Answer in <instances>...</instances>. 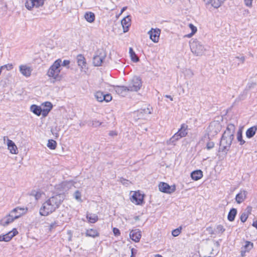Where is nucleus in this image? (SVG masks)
Masks as SVG:
<instances>
[{
    "label": "nucleus",
    "instance_id": "nucleus-32",
    "mask_svg": "<svg viewBox=\"0 0 257 257\" xmlns=\"http://www.w3.org/2000/svg\"><path fill=\"white\" fill-rule=\"evenodd\" d=\"M86 218L89 222L92 223L98 220V216L95 214H87Z\"/></svg>",
    "mask_w": 257,
    "mask_h": 257
},
{
    "label": "nucleus",
    "instance_id": "nucleus-2",
    "mask_svg": "<svg viewBox=\"0 0 257 257\" xmlns=\"http://www.w3.org/2000/svg\"><path fill=\"white\" fill-rule=\"evenodd\" d=\"M235 126L232 123L228 124L224 132L220 141L219 151L225 153L229 151L232 141L234 139V134Z\"/></svg>",
    "mask_w": 257,
    "mask_h": 257
},
{
    "label": "nucleus",
    "instance_id": "nucleus-11",
    "mask_svg": "<svg viewBox=\"0 0 257 257\" xmlns=\"http://www.w3.org/2000/svg\"><path fill=\"white\" fill-rule=\"evenodd\" d=\"M161 30L159 29H152L148 32L150 39L155 43L159 41Z\"/></svg>",
    "mask_w": 257,
    "mask_h": 257
},
{
    "label": "nucleus",
    "instance_id": "nucleus-27",
    "mask_svg": "<svg viewBox=\"0 0 257 257\" xmlns=\"http://www.w3.org/2000/svg\"><path fill=\"white\" fill-rule=\"evenodd\" d=\"M77 63L79 66L81 68H83L86 65V61L84 57L81 55L79 54L77 57Z\"/></svg>",
    "mask_w": 257,
    "mask_h": 257
},
{
    "label": "nucleus",
    "instance_id": "nucleus-55",
    "mask_svg": "<svg viewBox=\"0 0 257 257\" xmlns=\"http://www.w3.org/2000/svg\"><path fill=\"white\" fill-rule=\"evenodd\" d=\"M70 64V61L67 60H65L63 61V63L62 64L63 66H67Z\"/></svg>",
    "mask_w": 257,
    "mask_h": 257
},
{
    "label": "nucleus",
    "instance_id": "nucleus-46",
    "mask_svg": "<svg viewBox=\"0 0 257 257\" xmlns=\"http://www.w3.org/2000/svg\"><path fill=\"white\" fill-rule=\"evenodd\" d=\"M120 182L124 185L127 186L131 183L128 180L124 179L123 178H121L120 179Z\"/></svg>",
    "mask_w": 257,
    "mask_h": 257
},
{
    "label": "nucleus",
    "instance_id": "nucleus-36",
    "mask_svg": "<svg viewBox=\"0 0 257 257\" xmlns=\"http://www.w3.org/2000/svg\"><path fill=\"white\" fill-rule=\"evenodd\" d=\"M57 143L53 140H49L47 144V147L51 150H54L56 148Z\"/></svg>",
    "mask_w": 257,
    "mask_h": 257
},
{
    "label": "nucleus",
    "instance_id": "nucleus-13",
    "mask_svg": "<svg viewBox=\"0 0 257 257\" xmlns=\"http://www.w3.org/2000/svg\"><path fill=\"white\" fill-rule=\"evenodd\" d=\"M144 195L138 192H135L132 196V201L137 205L143 204L144 202Z\"/></svg>",
    "mask_w": 257,
    "mask_h": 257
},
{
    "label": "nucleus",
    "instance_id": "nucleus-5",
    "mask_svg": "<svg viewBox=\"0 0 257 257\" xmlns=\"http://www.w3.org/2000/svg\"><path fill=\"white\" fill-rule=\"evenodd\" d=\"M142 86V81L141 78L140 77L134 76L128 82L127 86V90L137 92L141 89Z\"/></svg>",
    "mask_w": 257,
    "mask_h": 257
},
{
    "label": "nucleus",
    "instance_id": "nucleus-43",
    "mask_svg": "<svg viewBox=\"0 0 257 257\" xmlns=\"http://www.w3.org/2000/svg\"><path fill=\"white\" fill-rule=\"evenodd\" d=\"M103 101L106 102H109L112 99V96L110 94H104V97H103Z\"/></svg>",
    "mask_w": 257,
    "mask_h": 257
},
{
    "label": "nucleus",
    "instance_id": "nucleus-47",
    "mask_svg": "<svg viewBox=\"0 0 257 257\" xmlns=\"http://www.w3.org/2000/svg\"><path fill=\"white\" fill-rule=\"evenodd\" d=\"M101 124V122L97 120H93L91 122V125L93 127H97Z\"/></svg>",
    "mask_w": 257,
    "mask_h": 257
},
{
    "label": "nucleus",
    "instance_id": "nucleus-53",
    "mask_svg": "<svg viewBox=\"0 0 257 257\" xmlns=\"http://www.w3.org/2000/svg\"><path fill=\"white\" fill-rule=\"evenodd\" d=\"M206 230L209 232L210 234H213L214 233L213 228L211 226H209L206 228Z\"/></svg>",
    "mask_w": 257,
    "mask_h": 257
},
{
    "label": "nucleus",
    "instance_id": "nucleus-7",
    "mask_svg": "<svg viewBox=\"0 0 257 257\" xmlns=\"http://www.w3.org/2000/svg\"><path fill=\"white\" fill-rule=\"evenodd\" d=\"M45 0H26L25 5L28 10H32L33 8H38L42 7Z\"/></svg>",
    "mask_w": 257,
    "mask_h": 257
},
{
    "label": "nucleus",
    "instance_id": "nucleus-52",
    "mask_svg": "<svg viewBox=\"0 0 257 257\" xmlns=\"http://www.w3.org/2000/svg\"><path fill=\"white\" fill-rule=\"evenodd\" d=\"M44 105H45V107H46V108L50 109V110H51L52 109V104L50 102H45Z\"/></svg>",
    "mask_w": 257,
    "mask_h": 257
},
{
    "label": "nucleus",
    "instance_id": "nucleus-45",
    "mask_svg": "<svg viewBox=\"0 0 257 257\" xmlns=\"http://www.w3.org/2000/svg\"><path fill=\"white\" fill-rule=\"evenodd\" d=\"M253 0H243L244 5L248 7L251 8L252 6V2Z\"/></svg>",
    "mask_w": 257,
    "mask_h": 257
},
{
    "label": "nucleus",
    "instance_id": "nucleus-48",
    "mask_svg": "<svg viewBox=\"0 0 257 257\" xmlns=\"http://www.w3.org/2000/svg\"><path fill=\"white\" fill-rule=\"evenodd\" d=\"M214 147V143L213 142H209L207 143L206 148L207 150H210Z\"/></svg>",
    "mask_w": 257,
    "mask_h": 257
},
{
    "label": "nucleus",
    "instance_id": "nucleus-50",
    "mask_svg": "<svg viewBox=\"0 0 257 257\" xmlns=\"http://www.w3.org/2000/svg\"><path fill=\"white\" fill-rule=\"evenodd\" d=\"M57 226H58L57 222L54 221V222L51 223L49 225L50 230H52L53 229L55 228Z\"/></svg>",
    "mask_w": 257,
    "mask_h": 257
},
{
    "label": "nucleus",
    "instance_id": "nucleus-21",
    "mask_svg": "<svg viewBox=\"0 0 257 257\" xmlns=\"http://www.w3.org/2000/svg\"><path fill=\"white\" fill-rule=\"evenodd\" d=\"M252 207L250 206H247L244 211L240 215V219L241 222H244L247 220L249 215L251 214Z\"/></svg>",
    "mask_w": 257,
    "mask_h": 257
},
{
    "label": "nucleus",
    "instance_id": "nucleus-33",
    "mask_svg": "<svg viewBox=\"0 0 257 257\" xmlns=\"http://www.w3.org/2000/svg\"><path fill=\"white\" fill-rule=\"evenodd\" d=\"M237 140L239 142L240 145H243L245 141L242 139V132L241 129H239L237 133Z\"/></svg>",
    "mask_w": 257,
    "mask_h": 257
},
{
    "label": "nucleus",
    "instance_id": "nucleus-59",
    "mask_svg": "<svg viewBox=\"0 0 257 257\" xmlns=\"http://www.w3.org/2000/svg\"><path fill=\"white\" fill-rule=\"evenodd\" d=\"M212 0H204V1L206 3V4H210L211 3Z\"/></svg>",
    "mask_w": 257,
    "mask_h": 257
},
{
    "label": "nucleus",
    "instance_id": "nucleus-61",
    "mask_svg": "<svg viewBox=\"0 0 257 257\" xmlns=\"http://www.w3.org/2000/svg\"><path fill=\"white\" fill-rule=\"evenodd\" d=\"M7 67H6L8 69H11L12 68V65H7Z\"/></svg>",
    "mask_w": 257,
    "mask_h": 257
},
{
    "label": "nucleus",
    "instance_id": "nucleus-28",
    "mask_svg": "<svg viewBox=\"0 0 257 257\" xmlns=\"http://www.w3.org/2000/svg\"><path fill=\"white\" fill-rule=\"evenodd\" d=\"M182 138L177 133H175L167 142L168 145H175L176 141Z\"/></svg>",
    "mask_w": 257,
    "mask_h": 257
},
{
    "label": "nucleus",
    "instance_id": "nucleus-20",
    "mask_svg": "<svg viewBox=\"0 0 257 257\" xmlns=\"http://www.w3.org/2000/svg\"><path fill=\"white\" fill-rule=\"evenodd\" d=\"M130 238L134 241L139 242L141 237V231L138 230H132L130 233Z\"/></svg>",
    "mask_w": 257,
    "mask_h": 257
},
{
    "label": "nucleus",
    "instance_id": "nucleus-44",
    "mask_svg": "<svg viewBox=\"0 0 257 257\" xmlns=\"http://www.w3.org/2000/svg\"><path fill=\"white\" fill-rule=\"evenodd\" d=\"M74 198L77 200H78L79 201H81V193L79 191L77 190V191H75L74 193Z\"/></svg>",
    "mask_w": 257,
    "mask_h": 257
},
{
    "label": "nucleus",
    "instance_id": "nucleus-51",
    "mask_svg": "<svg viewBox=\"0 0 257 257\" xmlns=\"http://www.w3.org/2000/svg\"><path fill=\"white\" fill-rule=\"evenodd\" d=\"M113 232L115 236H118L120 234L119 230L115 227L113 228Z\"/></svg>",
    "mask_w": 257,
    "mask_h": 257
},
{
    "label": "nucleus",
    "instance_id": "nucleus-22",
    "mask_svg": "<svg viewBox=\"0 0 257 257\" xmlns=\"http://www.w3.org/2000/svg\"><path fill=\"white\" fill-rule=\"evenodd\" d=\"M188 125L183 123L181 125L180 128L177 132V133L180 135L181 138L185 137L188 134Z\"/></svg>",
    "mask_w": 257,
    "mask_h": 257
},
{
    "label": "nucleus",
    "instance_id": "nucleus-17",
    "mask_svg": "<svg viewBox=\"0 0 257 257\" xmlns=\"http://www.w3.org/2000/svg\"><path fill=\"white\" fill-rule=\"evenodd\" d=\"M8 148L10 153L12 154H17L18 153V148L15 143L10 139L7 140Z\"/></svg>",
    "mask_w": 257,
    "mask_h": 257
},
{
    "label": "nucleus",
    "instance_id": "nucleus-54",
    "mask_svg": "<svg viewBox=\"0 0 257 257\" xmlns=\"http://www.w3.org/2000/svg\"><path fill=\"white\" fill-rule=\"evenodd\" d=\"M235 58L238 59L242 63H244L245 61V57L243 56H237Z\"/></svg>",
    "mask_w": 257,
    "mask_h": 257
},
{
    "label": "nucleus",
    "instance_id": "nucleus-19",
    "mask_svg": "<svg viewBox=\"0 0 257 257\" xmlns=\"http://www.w3.org/2000/svg\"><path fill=\"white\" fill-rule=\"evenodd\" d=\"M127 87L124 86H116L114 87L116 93L122 96L126 95V93L129 91V90H127Z\"/></svg>",
    "mask_w": 257,
    "mask_h": 257
},
{
    "label": "nucleus",
    "instance_id": "nucleus-40",
    "mask_svg": "<svg viewBox=\"0 0 257 257\" xmlns=\"http://www.w3.org/2000/svg\"><path fill=\"white\" fill-rule=\"evenodd\" d=\"M181 227H180L179 228L173 230L172 232V235L175 237L178 236L181 233Z\"/></svg>",
    "mask_w": 257,
    "mask_h": 257
},
{
    "label": "nucleus",
    "instance_id": "nucleus-41",
    "mask_svg": "<svg viewBox=\"0 0 257 257\" xmlns=\"http://www.w3.org/2000/svg\"><path fill=\"white\" fill-rule=\"evenodd\" d=\"M139 112L140 113V117L143 116V113H145V114H149L151 113V110L148 108H147V109H144L141 110L140 111H139Z\"/></svg>",
    "mask_w": 257,
    "mask_h": 257
},
{
    "label": "nucleus",
    "instance_id": "nucleus-9",
    "mask_svg": "<svg viewBox=\"0 0 257 257\" xmlns=\"http://www.w3.org/2000/svg\"><path fill=\"white\" fill-rule=\"evenodd\" d=\"M159 189L161 192L168 194H171L175 191L176 186L175 185L170 186L166 183L161 182L159 185Z\"/></svg>",
    "mask_w": 257,
    "mask_h": 257
},
{
    "label": "nucleus",
    "instance_id": "nucleus-38",
    "mask_svg": "<svg viewBox=\"0 0 257 257\" xmlns=\"http://www.w3.org/2000/svg\"><path fill=\"white\" fill-rule=\"evenodd\" d=\"M212 6L215 8H218L221 6V2L219 0H212L211 3Z\"/></svg>",
    "mask_w": 257,
    "mask_h": 257
},
{
    "label": "nucleus",
    "instance_id": "nucleus-49",
    "mask_svg": "<svg viewBox=\"0 0 257 257\" xmlns=\"http://www.w3.org/2000/svg\"><path fill=\"white\" fill-rule=\"evenodd\" d=\"M50 110H50V109H47V108H45V109H42V113H41V114H42V115L44 117H45V116H46L48 115L49 112Z\"/></svg>",
    "mask_w": 257,
    "mask_h": 257
},
{
    "label": "nucleus",
    "instance_id": "nucleus-24",
    "mask_svg": "<svg viewBox=\"0 0 257 257\" xmlns=\"http://www.w3.org/2000/svg\"><path fill=\"white\" fill-rule=\"evenodd\" d=\"M14 209L17 210V211H16L14 212L13 215H16V216L18 215V218L20 217L23 214H25L27 211V208H24V207H17L14 208Z\"/></svg>",
    "mask_w": 257,
    "mask_h": 257
},
{
    "label": "nucleus",
    "instance_id": "nucleus-60",
    "mask_svg": "<svg viewBox=\"0 0 257 257\" xmlns=\"http://www.w3.org/2000/svg\"><path fill=\"white\" fill-rule=\"evenodd\" d=\"M126 8H127L126 7H123L121 10L120 14H122L124 11H125Z\"/></svg>",
    "mask_w": 257,
    "mask_h": 257
},
{
    "label": "nucleus",
    "instance_id": "nucleus-1",
    "mask_svg": "<svg viewBox=\"0 0 257 257\" xmlns=\"http://www.w3.org/2000/svg\"><path fill=\"white\" fill-rule=\"evenodd\" d=\"M63 196L57 194L46 200L40 209V214L46 216L58 208L63 202Z\"/></svg>",
    "mask_w": 257,
    "mask_h": 257
},
{
    "label": "nucleus",
    "instance_id": "nucleus-56",
    "mask_svg": "<svg viewBox=\"0 0 257 257\" xmlns=\"http://www.w3.org/2000/svg\"><path fill=\"white\" fill-rule=\"evenodd\" d=\"M131 252H132V255H131V257H134V254H135V253H136V250L134 248H132Z\"/></svg>",
    "mask_w": 257,
    "mask_h": 257
},
{
    "label": "nucleus",
    "instance_id": "nucleus-26",
    "mask_svg": "<svg viewBox=\"0 0 257 257\" xmlns=\"http://www.w3.org/2000/svg\"><path fill=\"white\" fill-rule=\"evenodd\" d=\"M85 235L86 236L94 238L98 236L99 235V233L97 230L91 228L86 230Z\"/></svg>",
    "mask_w": 257,
    "mask_h": 257
},
{
    "label": "nucleus",
    "instance_id": "nucleus-30",
    "mask_svg": "<svg viewBox=\"0 0 257 257\" xmlns=\"http://www.w3.org/2000/svg\"><path fill=\"white\" fill-rule=\"evenodd\" d=\"M31 110L35 114L40 116L42 113V108L40 106L33 104L31 106Z\"/></svg>",
    "mask_w": 257,
    "mask_h": 257
},
{
    "label": "nucleus",
    "instance_id": "nucleus-35",
    "mask_svg": "<svg viewBox=\"0 0 257 257\" xmlns=\"http://www.w3.org/2000/svg\"><path fill=\"white\" fill-rule=\"evenodd\" d=\"M104 94L102 92L98 91L95 93L94 96L98 101L102 102L103 101V97H104Z\"/></svg>",
    "mask_w": 257,
    "mask_h": 257
},
{
    "label": "nucleus",
    "instance_id": "nucleus-16",
    "mask_svg": "<svg viewBox=\"0 0 257 257\" xmlns=\"http://www.w3.org/2000/svg\"><path fill=\"white\" fill-rule=\"evenodd\" d=\"M247 192L244 190H241L235 196V201L238 204L243 202L246 198Z\"/></svg>",
    "mask_w": 257,
    "mask_h": 257
},
{
    "label": "nucleus",
    "instance_id": "nucleus-12",
    "mask_svg": "<svg viewBox=\"0 0 257 257\" xmlns=\"http://www.w3.org/2000/svg\"><path fill=\"white\" fill-rule=\"evenodd\" d=\"M18 233L17 229L14 228L6 234L0 235V241H9L14 236L18 234Z\"/></svg>",
    "mask_w": 257,
    "mask_h": 257
},
{
    "label": "nucleus",
    "instance_id": "nucleus-29",
    "mask_svg": "<svg viewBox=\"0 0 257 257\" xmlns=\"http://www.w3.org/2000/svg\"><path fill=\"white\" fill-rule=\"evenodd\" d=\"M237 214V210L235 208H232L231 209L228 214L227 219L230 221H233Z\"/></svg>",
    "mask_w": 257,
    "mask_h": 257
},
{
    "label": "nucleus",
    "instance_id": "nucleus-3",
    "mask_svg": "<svg viewBox=\"0 0 257 257\" xmlns=\"http://www.w3.org/2000/svg\"><path fill=\"white\" fill-rule=\"evenodd\" d=\"M61 59H58L53 63L47 73L49 77H52L56 80H60L61 79V77L60 75V72L61 71Z\"/></svg>",
    "mask_w": 257,
    "mask_h": 257
},
{
    "label": "nucleus",
    "instance_id": "nucleus-10",
    "mask_svg": "<svg viewBox=\"0 0 257 257\" xmlns=\"http://www.w3.org/2000/svg\"><path fill=\"white\" fill-rule=\"evenodd\" d=\"M220 131V125L218 123H211L208 127V134L209 136H214Z\"/></svg>",
    "mask_w": 257,
    "mask_h": 257
},
{
    "label": "nucleus",
    "instance_id": "nucleus-57",
    "mask_svg": "<svg viewBox=\"0 0 257 257\" xmlns=\"http://www.w3.org/2000/svg\"><path fill=\"white\" fill-rule=\"evenodd\" d=\"M165 96V97L170 99L171 101H173V97L171 95H166Z\"/></svg>",
    "mask_w": 257,
    "mask_h": 257
},
{
    "label": "nucleus",
    "instance_id": "nucleus-39",
    "mask_svg": "<svg viewBox=\"0 0 257 257\" xmlns=\"http://www.w3.org/2000/svg\"><path fill=\"white\" fill-rule=\"evenodd\" d=\"M225 230V229L222 225H218L216 227V231L218 233H223Z\"/></svg>",
    "mask_w": 257,
    "mask_h": 257
},
{
    "label": "nucleus",
    "instance_id": "nucleus-31",
    "mask_svg": "<svg viewBox=\"0 0 257 257\" xmlns=\"http://www.w3.org/2000/svg\"><path fill=\"white\" fill-rule=\"evenodd\" d=\"M85 20L89 23H92L95 20V15L92 12H86L84 15Z\"/></svg>",
    "mask_w": 257,
    "mask_h": 257
},
{
    "label": "nucleus",
    "instance_id": "nucleus-58",
    "mask_svg": "<svg viewBox=\"0 0 257 257\" xmlns=\"http://www.w3.org/2000/svg\"><path fill=\"white\" fill-rule=\"evenodd\" d=\"M252 225L257 229V220L253 221Z\"/></svg>",
    "mask_w": 257,
    "mask_h": 257
},
{
    "label": "nucleus",
    "instance_id": "nucleus-6",
    "mask_svg": "<svg viewBox=\"0 0 257 257\" xmlns=\"http://www.w3.org/2000/svg\"><path fill=\"white\" fill-rule=\"evenodd\" d=\"M106 57V54L103 50H98L93 57V64L95 66H99L102 63Z\"/></svg>",
    "mask_w": 257,
    "mask_h": 257
},
{
    "label": "nucleus",
    "instance_id": "nucleus-14",
    "mask_svg": "<svg viewBox=\"0 0 257 257\" xmlns=\"http://www.w3.org/2000/svg\"><path fill=\"white\" fill-rule=\"evenodd\" d=\"M19 70L21 74L26 77H29L31 76L33 70L31 67L27 65H20L19 66Z\"/></svg>",
    "mask_w": 257,
    "mask_h": 257
},
{
    "label": "nucleus",
    "instance_id": "nucleus-8",
    "mask_svg": "<svg viewBox=\"0 0 257 257\" xmlns=\"http://www.w3.org/2000/svg\"><path fill=\"white\" fill-rule=\"evenodd\" d=\"M17 210L16 209H13L8 215H7L1 220V224L3 226H6L13 222L14 220L18 219V215L16 216L13 215L14 212Z\"/></svg>",
    "mask_w": 257,
    "mask_h": 257
},
{
    "label": "nucleus",
    "instance_id": "nucleus-34",
    "mask_svg": "<svg viewBox=\"0 0 257 257\" xmlns=\"http://www.w3.org/2000/svg\"><path fill=\"white\" fill-rule=\"evenodd\" d=\"M129 53L131 57V59L133 61L135 62H137L139 61V59L138 57L136 55L135 52L131 47L129 49Z\"/></svg>",
    "mask_w": 257,
    "mask_h": 257
},
{
    "label": "nucleus",
    "instance_id": "nucleus-25",
    "mask_svg": "<svg viewBox=\"0 0 257 257\" xmlns=\"http://www.w3.org/2000/svg\"><path fill=\"white\" fill-rule=\"evenodd\" d=\"M257 131V126H253L249 127L246 131V136L247 138L250 139L253 137Z\"/></svg>",
    "mask_w": 257,
    "mask_h": 257
},
{
    "label": "nucleus",
    "instance_id": "nucleus-37",
    "mask_svg": "<svg viewBox=\"0 0 257 257\" xmlns=\"http://www.w3.org/2000/svg\"><path fill=\"white\" fill-rule=\"evenodd\" d=\"M189 27L191 30V33L188 35H187V37L190 38L192 37L196 32H197V28L194 26L193 24H190L189 25Z\"/></svg>",
    "mask_w": 257,
    "mask_h": 257
},
{
    "label": "nucleus",
    "instance_id": "nucleus-42",
    "mask_svg": "<svg viewBox=\"0 0 257 257\" xmlns=\"http://www.w3.org/2000/svg\"><path fill=\"white\" fill-rule=\"evenodd\" d=\"M31 195L35 196L36 200H38L41 197V193L40 192L37 191H32L31 193Z\"/></svg>",
    "mask_w": 257,
    "mask_h": 257
},
{
    "label": "nucleus",
    "instance_id": "nucleus-4",
    "mask_svg": "<svg viewBox=\"0 0 257 257\" xmlns=\"http://www.w3.org/2000/svg\"><path fill=\"white\" fill-rule=\"evenodd\" d=\"M190 47L191 52L196 56L203 55L206 50L201 42L196 39L190 41Z\"/></svg>",
    "mask_w": 257,
    "mask_h": 257
},
{
    "label": "nucleus",
    "instance_id": "nucleus-63",
    "mask_svg": "<svg viewBox=\"0 0 257 257\" xmlns=\"http://www.w3.org/2000/svg\"><path fill=\"white\" fill-rule=\"evenodd\" d=\"M155 257H163L160 254H156L155 255Z\"/></svg>",
    "mask_w": 257,
    "mask_h": 257
},
{
    "label": "nucleus",
    "instance_id": "nucleus-15",
    "mask_svg": "<svg viewBox=\"0 0 257 257\" xmlns=\"http://www.w3.org/2000/svg\"><path fill=\"white\" fill-rule=\"evenodd\" d=\"M253 243L249 241H246L245 244L241 247V256L244 257L245 255V253L249 252L253 248Z\"/></svg>",
    "mask_w": 257,
    "mask_h": 257
},
{
    "label": "nucleus",
    "instance_id": "nucleus-18",
    "mask_svg": "<svg viewBox=\"0 0 257 257\" xmlns=\"http://www.w3.org/2000/svg\"><path fill=\"white\" fill-rule=\"evenodd\" d=\"M123 27V32L125 33L128 31V28L131 26V18L130 16H127L124 18L121 22Z\"/></svg>",
    "mask_w": 257,
    "mask_h": 257
},
{
    "label": "nucleus",
    "instance_id": "nucleus-62",
    "mask_svg": "<svg viewBox=\"0 0 257 257\" xmlns=\"http://www.w3.org/2000/svg\"><path fill=\"white\" fill-rule=\"evenodd\" d=\"M189 72H190V75H191V76H192L194 75V74H193V72H192L191 70H189Z\"/></svg>",
    "mask_w": 257,
    "mask_h": 257
},
{
    "label": "nucleus",
    "instance_id": "nucleus-64",
    "mask_svg": "<svg viewBox=\"0 0 257 257\" xmlns=\"http://www.w3.org/2000/svg\"><path fill=\"white\" fill-rule=\"evenodd\" d=\"M109 135H111V136L113 135V132L110 133Z\"/></svg>",
    "mask_w": 257,
    "mask_h": 257
},
{
    "label": "nucleus",
    "instance_id": "nucleus-23",
    "mask_svg": "<svg viewBox=\"0 0 257 257\" xmlns=\"http://www.w3.org/2000/svg\"><path fill=\"white\" fill-rule=\"evenodd\" d=\"M202 176L203 173L200 170L194 171L191 174L192 179L195 181L199 180Z\"/></svg>",
    "mask_w": 257,
    "mask_h": 257
}]
</instances>
